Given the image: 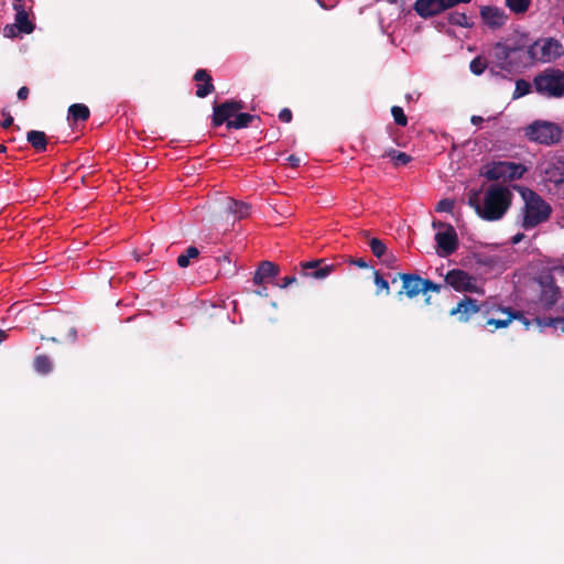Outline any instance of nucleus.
Segmentation results:
<instances>
[{"instance_id": "f257e3e1", "label": "nucleus", "mask_w": 564, "mask_h": 564, "mask_svg": "<svg viewBox=\"0 0 564 564\" xmlns=\"http://www.w3.org/2000/svg\"><path fill=\"white\" fill-rule=\"evenodd\" d=\"M511 192L501 185H491L481 197L479 191H471L468 196V205L477 215L488 221L503 217L511 204Z\"/></svg>"}, {"instance_id": "f03ea898", "label": "nucleus", "mask_w": 564, "mask_h": 564, "mask_svg": "<svg viewBox=\"0 0 564 564\" xmlns=\"http://www.w3.org/2000/svg\"><path fill=\"white\" fill-rule=\"evenodd\" d=\"M521 195L524 200L521 226L524 229H532L550 218L552 208L540 195L528 188Z\"/></svg>"}, {"instance_id": "7ed1b4c3", "label": "nucleus", "mask_w": 564, "mask_h": 564, "mask_svg": "<svg viewBox=\"0 0 564 564\" xmlns=\"http://www.w3.org/2000/svg\"><path fill=\"white\" fill-rule=\"evenodd\" d=\"M525 137L535 143L543 145H553L563 138V129L557 123L535 120L525 128Z\"/></svg>"}, {"instance_id": "20e7f679", "label": "nucleus", "mask_w": 564, "mask_h": 564, "mask_svg": "<svg viewBox=\"0 0 564 564\" xmlns=\"http://www.w3.org/2000/svg\"><path fill=\"white\" fill-rule=\"evenodd\" d=\"M553 269L541 272L533 279L534 292L538 294V302L544 308L554 306L560 296L561 290L555 283Z\"/></svg>"}, {"instance_id": "39448f33", "label": "nucleus", "mask_w": 564, "mask_h": 564, "mask_svg": "<svg viewBox=\"0 0 564 564\" xmlns=\"http://www.w3.org/2000/svg\"><path fill=\"white\" fill-rule=\"evenodd\" d=\"M535 90L550 98L564 96V72L556 68H547L535 76L533 80Z\"/></svg>"}, {"instance_id": "423d86ee", "label": "nucleus", "mask_w": 564, "mask_h": 564, "mask_svg": "<svg viewBox=\"0 0 564 564\" xmlns=\"http://www.w3.org/2000/svg\"><path fill=\"white\" fill-rule=\"evenodd\" d=\"M533 62L549 63L562 55V45L554 39L536 41L527 51Z\"/></svg>"}, {"instance_id": "0eeeda50", "label": "nucleus", "mask_w": 564, "mask_h": 564, "mask_svg": "<svg viewBox=\"0 0 564 564\" xmlns=\"http://www.w3.org/2000/svg\"><path fill=\"white\" fill-rule=\"evenodd\" d=\"M525 172V167L514 162H495L486 166L482 175L489 181L517 180Z\"/></svg>"}, {"instance_id": "6e6552de", "label": "nucleus", "mask_w": 564, "mask_h": 564, "mask_svg": "<svg viewBox=\"0 0 564 564\" xmlns=\"http://www.w3.org/2000/svg\"><path fill=\"white\" fill-rule=\"evenodd\" d=\"M445 282L457 292L481 293L477 279L460 269L449 270L445 275Z\"/></svg>"}, {"instance_id": "1a4fd4ad", "label": "nucleus", "mask_w": 564, "mask_h": 564, "mask_svg": "<svg viewBox=\"0 0 564 564\" xmlns=\"http://www.w3.org/2000/svg\"><path fill=\"white\" fill-rule=\"evenodd\" d=\"M481 312L487 315L491 312V307L488 303L478 305L477 300L469 296H465L456 307L451 311L452 316H457L459 322H468L475 314Z\"/></svg>"}, {"instance_id": "9d476101", "label": "nucleus", "mask_w": 564, "mask_h": 564, "mask_svg": "<svg viewBox=\"0 0 564 564\" xmlns=\"http://www.w3.org/2000/svg\"><path fill=\"white\" fill-rule=\"evenodd\" d=\"M470 0H416L414 4L415 11L421 17H432L441 11L449 9L459 3H468Z\"/></svg>"}, {"instance_id": "9b49d317", "label": "nucleus", "mask_w": 564, "mask_h": 564, "mask_svg": "<svg viewBox=\"0 0 564 564\" xmlns=\"http://www.w3.org/2000/svg\"><path fill=\"white\" fill-rule=\"evenodd\" d=\"M490 313H499V316L488 318L486 322L487 327H492L491 330L498 329V328H505L507 327L513 319H520L525 327L528 328L530 325V321H528L522 314L519 312H512L511 308H502L500 306H491Z\"/></svg>"}, {"instance_id": "f8f14e48", "label": "nucleus", "mask_w": 564, "mask_h": 564, "mask_svg": "<svg viewBox=\"0 0 564 564\" xmlns=\"http://www.w3.org/2000/svg\"><path fill=\"white\" fill-rule=\"evenodd\" d=\"M336 265L327 263L325 259H316L301 263V273L304 276L323 280L328 276Z\"/></svg>"}, {"instance_id": "ddd939ff", "label": "nucleus", "mask_w": 564, "mask_h": 564, "mask_svg": "<svg viewBox=\"0 0 564 564\" xmlns=\"http://www.w3.org/2000/svg\"><path fill=\"white\" fill-rule=\"evenodd\" d=\"M435 241L438 247V256L446 257L456 251L458 247L457 234L453 226H446L445 230H440L435 235Z\"/></svg>"}, {"instance_id": "4468645a", "label": "nucleus", "mask_w": 564, "mask_h": 564, "mask_svg": "<svg viewBox=\"0 0 564 564\" xmlns=\"http://www.w3.org/2000/svg\"><path fill=\"white\" fill-rule=\"evenodd\" d=\"M243 104L241 101L236 100H227L221 105L214 106L213 113V123L218 127L223 124L225 121L228 122L230 117H232L237 111L243 108Z\"/></svg>"}, {"instance_id": "2eb2a0df", "label": "nucleus", "mask_w": 564, "mask_h": 564, "mask_svg": "<svg viewBox=\"0 0 564 564\" xmlns=\"http://www.w3.org/2000/svg\"><path fill=\"white\" fill-rule=\"evenodd\" d=\"M402 281V290L399 295L405 294L412 299L424 292V279L416 274L399 273L398 275Z\"/></svg>"}, {"instance_id": "dca6fc26", "label": "nucleus", "mask_w": 564, "mask_h": 564, "mask_svg": "<svg viewBox=\"0 0 564 564\" xmlns=\"http://www.w3.org/2000/svg\"><path fill=\"white\" fill-rule=\"evenodd\" d=\"M525 44L514 43V44H503L497 43L492 48V56L495 57L497 64L501 68H508L511 63L509 62V57L512 53L521 51Z\"/></svg>"}, {"instance_id": "f3484780", "label": "nucleus", "mask_w": 564, "mask_h": 564, "mask_svg": "<svg viewBox=\"0 0 564 564\" xmlns=\"http://www.w3.org/2000/svg\"><path fill=\"white\" fill-rule=\"evenodd\" d=\"M480 17L491 29L501 28L508 20V15L502 9L491 6L482 7L480 9Z\"/></svg>"}, {"instance_id": "a211bd4d", "label": "nucleus", "mask_w": 564, "mask_h": 564, "mask_svg": "<svg viewBox=\"0 0 564 564\" xmlns=\"http://www.w3.org/2000/svg\"><path fill=\"white\" fill-rule=\"evenodd\" d=\"M278 273L279 267L276 264L271 261H262L253 275V283L260 285L270 278L276 276Z\"/></svg>"}, {"instance_id": "6ab92c4d", "label": "nucleus", "mask_w": 564, "mask_h": 564, "mask_svg": "<svg viewBox=\"0 0 564 564\" xmlns=\"http://www.w3.org/2000/svg\"><path fill=\"white\" fill-rule=\"evenodd\" d=\"M194 79L198 83H204V84H198L197 85V90H196V96L199 97V98H204L206 97L207 95H209L210 93L214 91L215 87L212 83V77L210 75L207 73L206 69H198L196 70L195 75H194Z\"/></svg>"}, {"instance_id": "aec40b11", "label": "nucleus", "mask_w": 564, "mask_h": 564, "mask_svg": "<svg viewBox=\"0 0 564 564\" xmlns=\"http://www.w3.org/2000/svg\"><path fill=\"white\" fill-rule=\"evenodd\" d=\"M15 14V25L18 26V31L21 33L29 34L33 31L34 25L29 20L26 11L20 4H14Z\"/></svg>"}, {"instance_id": "412c9836", "label": "nucleus", "mask_w": 564, "mask_h": 564, "mask_svg": "<svg viewBox=\"0 0 564 564\" xmlns=\"http://www.w3.org/2000/svg\"><path fill=\"white\" fill-rule=\"evenodd\" d=\"M227 212L236 218L241 219L249 215L250 206L243 202L227 198Z\"/></svg>"}, {"instance_id": "4be33fe9", "label": "nucleus", "mask_w": 564, "mask_h": 564, "mask_svg": "<svg viewBox=\"0 0 564 564\" xmlns=\"http://www.w3.org/2000/svg\"><path fill=\"white\" fill-rule=\"evenodd\" d=\"M26 140L37 152H43L46 150L47 141L46 135L43 131H29L26 133Z\"/></svg>"}, {"instance_id": "5701e85b", "label": "nucleus", "mask_w": 564, "mask_h": 564, "mask_svg": "<svg viewBox=\"0 0 564 564\" xmlns=\"http://www.w3.org/2000/svg\"><path fill=\"white\" fill-rule=\"evenodd\" d=\"M547 173L555 183H564V156L554 158Z\"/></svg>"}, {"instance_id": "b1692460", "label": "nucleus", "mask_w": 564, "mask_h": 564, "mask_svg": "<svg viewBox=\"0 0 564 564\" xmlns=\"http://www.w3.org/2000/svg\"><path fill=\"white\" fill-rule=\"evenodd\" d=\"M89 115V109L84 104H74L68 108V116L73 121H85Z\"/></svg>"}, {"instance_id": "393cba45", "label": "nucleus", "mask_w": 564, "mask_h": 564, "mask_svg": "<svg viewBox=\"0 0 564 564\" xmlns=\"http://www.w3.org/2000/svg\"><path fill=\"white\" fill-rule=\"evenodd\" d=\"M533 322L541 328L553 327L561 328L564 332V317H535Z\"/></svg>"}, {"instance_id": "a878e982", "label": "nucleus", "mask_w": 564, "mask_h": 564, "mask_svg": "<svg viewBox=\"0 0 564 564\" xmlns=\"http://www.w3.org/2000/svg\"><path fill=\"white\" fill-rule=\"evenodd\" d=\"M257 117L249 113H239L234 120H228L227 128L241 129L248 127Z\"/></svg>"}, {"instance_id": "bb28decb", "label": "nucleus", "mask_w": 564, "mask_h": 564, "mask_svg": "<svg viewBox=\"0 0 564 564\" xmlns=\"http://www.w3.org/2000/svg\"><path fill=\"white\" fill-rule=\"evenodd\" d=\"M34 368L42 375H47L53 369L51 359L45 355H39L34 358Z\"/></svg>"}, {"instance_id": "cd10ccee", "label": "nucleus", "mask_w": 564, "mask_h": 564, "mask_svg": "<svg viewBox=\"0 0 564 564\" xmlns=\"http://www.w3.org/2000/svg\"><path fill=\"white\" fill-rule=\"evenodd\" d=\"M532 0H506V6L516 14L525 13Z\"/></svg>"}, {"instance_id": "c85d7f7f", "label": "nucleus", "mask_w": 564, "mask_h": 564, "mask_svg": "<svg viewBox=\"0 0 564 564\" xmlns=\"http://www.w3.org/2000/svg\"><path fill=\"white\" fill-rule=\"evenodd\" d=\"M199 254V251L196 247H188L185 253L180 254L177 258V264L181 268H186L189 265L191 259H196Z\"/></svg>"}, {"instance_id": "c756f323", "label": "nucleus", "mask_w": 564, "mask_h": 564, "mask_svg": "<svg viewBox=\"0 0 564 564\" xmlns=\"http://www.w3.org/2000/svg\"><path fill=\"white\" fill-rule=\"evenodd\" d=\"M369 247L372 253L379 259L383 258L387 253V247L384 242L378 238H371L369 240Z\"/></svg>"}, {"instance_id": "7c9ffc66", "label": "nucleus", "mask_w": 564, "mask_h": 564, "mask_svg": "<svg viewBox=\"0 0 564 564\" xmlns=\"http://www.w3.org/2000/svg\"><path fill=\"white\" fill-rule=\"evenodd\" d=\"M449 21L452 24L459 25L463 28H470L471 23L469 18L465 13L455 12L449 17Z\"/></svg>"}, {"instance_id": "2f4dec72", "label": "nucleus", "mask_w": 564, "mask_h": 564, "mask_svg": "<svg viewBox=\"0 0 564 564\" xmlns=\"http://www.w3.org/2000/svg\"><path fill=\"white\" fill-rule=\"evenodd\" d=\"M531 91V84L524 79H518L516 82V90L513 98L522 97Z\"/></svg>"}, {"instance_id": "473e14b6", "label": "nucleus", "mask_w": 564, "mask_h": 564, "mask_svg": "<svg viewBox=\"0 0 564 564\" xmlns=\"http://www.w3.org/2000/svg\"><path fill=\"white\" fill-rule=\"evenodd\" d=\"M391 113H392V117L395 121L397 124L401 126V127H405L406 123H408V118L406 116L404 115V111L401 107L399 106H393L391 108Z\"/></svg>"}, {"instance_id": "72a5a7b5", "label": "nucleus", "mask_w": 564, "mask_h": 564, "mask_svg": "<svg viewBox=\"0 0 564 564\" xmlns=\"http://www.w3.org/2000/svg\"><path fill=\"white\" fill-rule=\"evenodd\" d=\"M486 62L481 58V57H476L474 58L471 62H470V70L475 74V75H481L484 73V70L486 69Z\"/></svg>"}, {"instance_id": "f704fd0d", "label": "nucleus", "mask_w": 564, "mask_h": 564, "mask_svg": "<svg viewBox=\"0 0 564 564\" xmlns=\"http://www.w3.org/2000/svg\"><path fill=\"white\" fill-rule=\"evenodd\" d=\"M455 202L449 198L442 199L436 205V212L438 213H452Z\"/></svg>"}, {"instance_id": "c9c22d12", "label": "nucleus", "mask_w": 564, "mask_h": 564, "mask_svg": "<svg viewBox=\"0 0 564 564\" xmlns=\"http://www.w3.org/2000/svg\"><path fill=\"white\" fill-rule=\"evenodd\" d=\"M375 284L378 288L377 293H379L380 291H386L387 294L390 293L388 281L384 280L378 271H375Z\"/></svg>"}, {"instance_id": "e433bc0d", "label": "nucleus", "mask_w": 564, "mask_h": 564, "mask_svg": "<svg viewBox=\"0 0 564 564\" xmlns=\"http://www.w3.org/2000/svg\"><path fill=\"white\" fill-rule=\"evenodd\" d=\"M411 161H412V158L409 154H406L404 152H399L398 155H395L393 163L395 166H402V165H406Z\"/></svg>"}, {"instance_id": "4c0bfd02", "label": "nucleus", "mask_w": 564, "mask_h": 564, "mask_svg": "<svg viewBox=\"0 0 564 564\" xmlns=\"http://www.w3.org/2000/svg\"><path fill=\"white\" fill-rule=\"evenodd\" d=\"M18 33L20 32L18 31V26L15 24H7L3 28V35L6 37H15Z\"/></svg>"}, {"instance_id": "58836bf2", "label": "nucleus", "mask_w": 564, "mask_h": 564, "mask_svg": "<svg viewBox=\"0 0 564 564\" xmlns=\"http://www.w3.org/2000/svg\"><path fill=\"white\" fill-rule=\"evenodd\" d=\"M441 288H442V285L436 284V283L432 282L431 280L424 279V292L423 293H426L427 291L440 292Z\"/></svg>"}, {"instance_id": "ea45409f", "label": "nucleus", "mask_w": 564, "mask_h": 564, "mask_svg": "<svg viewBox=\"0 0 564 564\" xmlns=\"http://www.w3.org/2000/svg\"><path fill=\"white\" fill-rule=\"evenodd\" d=\"M279 119L283 122H290L292 120V112L290 109L284 108L279 113Z\"/></svg>"}, {"instance_id": "a19ab883", "label": "nucleus", "mask_w": 564, "mask_h": 564, "mask_svg": "<svg viewBox=\"0 0 564 564\" xmlns=\"http://www.w3.org/2000/svg\"><path fill=\"white\" fill-rule=\"evenodd\" d=\"M296 282V278L294 275H291V276H284L281 281V283L279 284V286L281 289H285L288 286H290L291 284L295 283Z\"/></svg>"}, {"instance_id": "79ce46f5", "label": "nucleus", "mask_w": 564, "mask_h": 564, "mask_svg": "<svg viewBox=\"0 0 564 564\" xmlns=\"http://www.w3.org/2000/svg\"><path fill=\"white\" fill-rule=\"evenodd\" d=\"M2 115L4 116V120L2 121V127L4 129H7L13 123V118L10 113H7L4 111L2 112Z\"/></svg>"}, {"instance_id": "37998d69", "label": "nucleus", "mask_w": 564, "mask_h": 564, "mask_svg": "<svg viewBox=\"0 0 564 564\" xmlns=\"http://www.w3.org/2000/svg\"><path fill=\"white\" fill-rule=\"evenodd\" d=\"M29 93H30V91H29V88H28V87H25V86H23V87H21V88L18 90L17 96H18V98H19L20 100H25V99L28 98V96H29Z\"/></svg>"}, {"instance_id": "c03bdc74", "label": "nucleus", "mask_w": 564, "mask_h": 564, "mask_svg": "<svg viewBox=\"0 0 564 564\" xmlns=\"http://www.w3.org/2000/svg\"><path fill=\"white\" fill-rule=\"evenodd\" d=\"M395 261H397L395 257H394L393 254H391V253H386V256L383 257V262H384L388 267H390V268H392V267H393V264H394V262H395Z\"/></svg>"}, {"instance_id": "a18cd8bd", "label": "nucleus", "mask_w": 564, "mask_h": 564, "mask_svg": "<svg viewBox=\"0 0 564 564\" xmlns=\"http://www.w3.org/2000/svg\"><path fill=\"white\" fill-rule=\"evenodd\" d=\"M432 226H433L434 229H437L440 231V230H445V227L446 226H451V225L442 223L440 220H435V221H433Z\"/></svg>"}, {"instance_id": "49530a36", "label": "nucleus", "mask_w": 564, "mask_h": 564, "mask_svg": "<svg viewBox=\"0 0 564 564\" xmlns=\"http://www.w3.org/2000/svg\"><path fill=\"white\" fill-rule=\"evenodd\" d=\"M286 160H288V162H289L293 167H296V166H299V164H300V158H297V156H295V155H293V154H291Z\"/></svg>"}, {"instance_id": "de8ad7c7", "label": "nucleus", "mask_w": 564, "mask_h": 564, "mask_svg": "<svg viewBox=\"0 0 564 564\" xmlns=\"http://www.w3.org/2000/svg\"><path fill=\"white\" fill-rule=\"evenodd\" d=\"M398 153H399V151L391 149L386 152V156L391 158V160L393 161L395 159V155H398Z\"/></svg>"}, {"instance_id": "09e8293b", "label": "nucleus", "mask_w": 564, "mask_h": 564, "mask_svg": "<svg viewBox=\"0 0 564 564\" xmlns=\"http://www.w3.org/2000/svg\"><path fill=\"white\" fill-rule=\"evenodd\" d=\"M354 263L356 265H358L359 268H368V264H367V262L364 259H358Z\"/></svg>"}, {"instance_id": "8fccbe9b", "label": "nucleus", "mask_w": 564, "mask_h": 564, "mask_svg": "<svg viewBox=\"0 0 564 564\" xmlns=\"http://www.w3.org/2000/svg\"><path fill=\"white\" fill-rule=\"evenodd\" d=\"M484 121L482 117H479V116H473L471 117V123L473 124H479Z\"/></svg>"}, {"instance_id": "3c124183", "label": "nucleus", "mask_w": 564, "mask_h": 564, "mask_svg": "<svg viewBox=\"0 0 564 564\" xmlns=\"http://www.w3.org/2000/svg\"><path fill=\"white\" fill-rule=\"evenodd\" d=\"M68 336L69 338L74 341L76 339V336H77V330L76 328L72 327L68 332Z\"/></svg>"}, {"instance_id": "603ef678", "label": "nucleus", "mask_w": 564, "mask_h": 564, "mask_svg": "<svg viewBox=\"0 0 564 564\" xmlns=\"http://www.w3.org/2000/svg\"><path fill=\"white\" fill-rule=\"evenodd\" d=\"M523 234H518L514 237H512V243H519L523 239Z\"/></svg>"}, {"instance_id": "864d4df0", "label": "nucleus", "mask_w": 564, "mask_h": 564, "mask_svg": "<svg viewBox=\"0 0 564 564\" xmlns=\"http://www.w3.org/2000/svg\"><path fill=\"white\" fill-rule=\"evenodd\" d=\"M256 294L259 296H268L267 288H262L261 290L256 291Z\"/></svg>"}, {"instance_id": "5fc2aeb1", "label": "nucleus", "mask_w": 564, "mask_h": 564, "mask_svg": "<svg viewBox=\"0 0 564 564\" xmlns=\"http://www.w3.org/2000/svg\"><path fill=\"white\" fill-rule=\"evenodd\" d=\"M41 339H42V340L47 339V340H51V341H54V343H56V341H57V339H56L55 337H50V338H47V337H45V336H41Z\"/></svg>"}, {"instance_id": "6e6d98bb", "label": "nucleus", "mask_w": 564, "mask_h": 564, "mask_svg": "<svg viewBox=\"0 0 564 564\" xmlns=\"http://www.w3.org/2000/svg\"><path fill=\"white\" fill-rule=\"evenodd\" d=\"M7 337L6 332L0 329V341H2Z\"/></svg>"}, {"instance_id": "4d7b16f0", "label": "nucleus", "mask_w": 564, "mask_h": 564, "mask_svg": "<svg viewBox=\"0 0 564 564\" xmlns=\"http://www.w3.org/2000/svg\"><path fill=\"white\" fill-rule=\"evenodd\" d=\"M4 151H6V147L0 144V152H4Z\"/></svg>"}, {"instance_id": "13d9d810", "label": "nucleus", "mask_w": 564, "mask_h": 564, "mask_svg": "<svg viewBox=\"0 0 564 564\" xmlns=\"http://www.w3.org/2000/svg\"><path fill=\"white\" fill-rule=\"evenodd\" d=\"M317 1L321 3L322 7H326L325 3H322L319 0H317Z\"/></svg>"}]
</instances>
